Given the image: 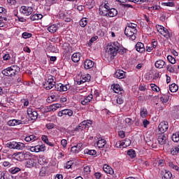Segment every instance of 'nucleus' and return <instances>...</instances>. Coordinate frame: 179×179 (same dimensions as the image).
Segmentation results:
<instances>
[{
  "label": "nucleus",
  "instance_id": "61",
  "mask_svg": "<svg viewBox=\"0 0 179 179\" xmlns=\"http://www.w3.org/2000/svg\"><path fill=\"white\" fill-rule=\"evenodd\" d=\"M84 173L85 174H89V173H90V166H87L84 167Z\"/></svg>",
  "mask_w": 179,
  "mask_h": 179
},
{
  "label": "nucleus",
  "instance_id": "4",
  "mask_svg": "<svg viewBox=\"0 0 179 179\" xmlns=\"http://www.w3.org/2000/svg\"><path fill=\"white\" fill-rule=\"evenodd\" d=\"M20 10L21 13H23L26 16H30L33 13V8L30 6H22Z\"/></svg>",
  "mask_w": 179,
  "mask_h": 179
},
{
  "label": "nucleus",
  "instance_id": "49",
  "mask_svg": "<svg viewBox=\"0 0 179 179\" xmlns=\"http://www.w3.org/2000/svg\"><path fill=\"white\" fill-rule=\"evenodd\" d=\"M167 59H168V61H169L171 64H176V58H174L173 56L169 55V56L167 57Z\"/></svg>",
  "mask_w": 179,
  "mask_h": 179
},
{
  "label": "nucleus",
  "instance_id": "31",
  "mask_svg": "<svg viewBox=\"0 0 179 179\" xmlns=\"http://www.w3.org/2000/svg\"><path fill=\"white\" fill-rule=\"evenodd\" d=\"M24 148H25L24 143H20V142L16 143L15 149L17 150H23Z\"/></svg>",
  "mask_w": 179,
  "mask_h": 179
},
{
  "label": "nucleus",
  "instance_id": "15",
  "mask_svg": "<svg viewBox=\"0 0 179 179\" xmlns=\"http://www.w3.org/2000/svg\"><path fill=\"white\" fill-rule=\"evenodd\" d=\"M117 15H118V10L115 8H110L105 15L109 16V17H114Z\"/></svg>",
  "mask_w": 179,
  "mask_h": 179
},
{
  "label": "nucleus",
  "instance_id": "55",
  "mask_svg": "<svg viewBox=\"0 0 179 179\" xmlns=\"http://www.w3.org/2000/svg\"><path fill=\"white\" fill-rule=\"evenodd\" d=\"M90 78H91L90 75L88 74V75H87V76L83 77L82 80L85 83L86 82H90Z\"/></svg>",
  "mask_w": 179,
  "mask_h": 179
},
{
  "label": "nucleus",
  "instance_id": "24",
  "mask_svg": "<svg viewBox=\"0 0 179 179\" xmlns=\"http://www.w3.org/2000/svg\"><path fill=\"white\" fill-rule=\"evenodd\" d=\"M106 143H107V141H106L105 139H100L96 143V146L100 149L101 148H104L106 146Z\"/></svg>",
  "mask_w": 179,
  "mask_h": 179
},
{
  "label": "nucleus",
  "instance_id": "2",
  "mask_svg": "<svg viewBox=\"0 0 179 179\" xmlns=\"http://www.w3.org/2000/svg\"><path fill=\"white\" fill-rule=\"evenodd\" d=\"M136 33H138V29H132L131 28L125 27L124 29V34L127 36V37H129L130 40H136Z\"/></svg>",
  "mask_w": 179,
  "mask_h": 179
},
{
  "label": "nucleus",
  "instance_id": "7",
  "mask_svg": "<svg viewBox=\"0 0 179 179\" xmlns=\"http://www.w3.org/2000/svg\"><path fill=\"white\" fill-rule=\"evenodd\" d=\"M27 115L29 117H30L31 120H37L38 117V114L37 113V111L34 110L33 108H29L27 110Z\"/></svg>",
  "mask_w": 179,
  "mask_h": 179
},
{
  "label": "nucleus",
  "instance_id": "39",
  "mask_svg": "<svg viewBox=\"0 0 179 179\" xmlns=\"http://www.w3.org/2000/svg\"><path fill=\"white\" fill-rule=\"evenodd\" d=\"M122 142V146L123 148H128V146L131 145V141L129 140V138H125V140Z\"/></svg>",
  "mask_w": 179,
  "mask_h": 179
},
{
  "label": "nucleus",
  "instance_id": "12",
  "mask_svg": "<svg viewBox=\"0 0 179 179\" xmlns=\"http://www.w3.org/2000/svg\"><path fill=\"white\" fill-rule=\"evenodd\" d=\"M94 66V62L90 60V59H87L84 62V68L85 69H92Z\"/></svg>",
  "mask_w": 179,
  "mask_h": 179
},
{
  "label": "nucleus",
  "instance_id": "21",
  "mask_svg": "<svg viewBox=\"0 0 179 179\" xmlns=\"http://www.w3.org/2000/svg\"><path fill=\"white\" fill-rule=\"evenodd\" d=\"M165 64H166V62L162 59L157 60L155 64V68L162 69V68H163V66H164V65H165Z\"/></svg>",
  "mask_w": 179,
  "mask_h": 179
},
{
  "label": "nucleus",
  "instance_id": "1",
  "mask_svg": "<svg viewBox=\"0 0 179 179\" xmlns=\"http://www.w3.org/2000/svg\"><path fill=\"white\" fill-rule=\"evenodd\" d=\"M120 50V43L118 42H113L108 43L106 51L110 57H115Z\"/></svg>",
  "mask_w": 179,
  "mask_h": 179
},
{
  "label": "nucleus",
  "instance_id": "5",
  "mask_svg": "<svg viewBox=\"0 0 179 179\" xmlns=\"http://www.w3.org/2000/svg\"><path fill=\"white\" fill-rule=\"evenodd\" d=\"M169 129V122H162L158 126V130L161 134H164Z\"/></svg>",
  "mask_w": 179,
  "mask_h": 179
},
{
  "label": "nucleus",
  "instance_id": "60",
  "mask_svg": "<svg viewBox=\"0 0 179 179\" xmlns=\"http://www.w3.org/2000/svg\"><path fill=\"white\" fill-rule=\"evenodd\" d=\"M72 164H73L72 161H68L66 164V169H71V167H72Z\"/></svg>",
  "mask_w": 179,
  "mask_h": 179
},
{
  "label": "nucleus",
  "instance_id": "56",
  "mask_svg": "<svg viewBox=\"0 0 179 179\" xmlns=\"http://www.w3.org/2000/svg\"><path fill=\"white\" fill-rule=\"evenodd\" d=\"M117 104H122L124 103V99L121 96H119L116 100Z\"/></svg>",
  "mask_w": 179,
  "mask_h": 179
},
{
  "label": "nucleus",
  "instance_id": "3",
  "mask_svg": "<svg viewBox=\"0 0 179 179\" xmlns=\"http://www.w3.org/2000/svg\"><path fill=\"white\" fill-rule=\"evenodd\" d=\"M89 125H92V121L91 120H84L83 121L78 127H76L74 129L75 131H83V129H85V128H87Z\"/></svg>",
  "mask_w": 179,
  "mask_h": 179
},
{
  "label": "nucleus",
  "instance_id": "19",
  "mask_svg": "<svg viewBox=\"0 0 179 179\" xmlns=\"http://www.w3.org/2000/svg\"><path fill=\"white\" fill-rule=\"evenodd\" d=\"M161 34L165 37V38H170L172 37V34H170L169 30L166 28H164L162 31H161Z\"/></svg>",
  "mask_w": 179,
  "mask_h": 179
},
{
  "label": "nucleus",
  "instance_id": "35",
  "mask_svg": "<svg viewBox=\"0 0 179 179\" xmlns=\"http://www.w3.org/2000/svg\"><path fill=\"white\" fill-rule=\"evenodd\" d=\"M140 114L142 118H145V117L148 115V110L145 108H142L141 109Z\"/></svg>",
  "mask_w": 179,
  "mask_h": 179
},
{
  "label": "nucleus",
  "instance_id": "57",
  "mask_svg": "<svg viewBox=\"0 0 179 179\" xmlns=\"http://www.w3.org/2000/svg\"><path fill=\"white\" fill-rule=\"evenodd\" d=\"M48 111H57V108L55 107V104L50 105L48 108Z\"/></svg>",
  "mask_w": 179,
  "mask_h": 179
},
{
  "label": "nucleus",
  "instance_id": "37",
  "mask_svg": "<svg viewBox=\"0 0 179 179\" xmlns=\"http://www.w3.org/2000/svg\"><path fill=\"white\" fill-rule=\"evenodd\" d=\"M171 138L173 142H179V131L173 134Z\"/></svg>",
  "mask_w": 179,
  "mask_h": 179
},
{
  "label": "nucleus",
  "instance_id": "54",
  "mask_svg": "<svg viewBox=\"0 0 179 179\" xmlns=\"http://www.w3.org/2000/svg\"><path fill=\"white\" fill-rule=\"evenodd\" d=\"M62 84L61 83L57 85L55 84V90H57V92H62Z\"/></svg>",
  "mask_w": 179,
  "mask_h": 179
},
{
  "label": "nucleus",
  "instance_id": "63",
  "mask_svg": "<svg viewBox=\"0 0 179 179\" xmlns=\"http://www.w3.org/2000/svg\"><path fill=\"white\" fill-rule=\"evenodd\" d=\"M162 5H164V6L173 7L174 6V2L162 3Z\"/></svg>",
  "mask_w": 179,
  "mask_h": 179
},
{
  "label": "nucleus",
  "instance_id": "17",
  "mask_svg": "<svg viewBox=\"0 0 179 179\" xmlns=\"http://www.w3.org/2000/svg\"><path fill=\"white\" fill-rule=\"evenodd\" d=\"M135 48L138 52H143L145 51V45L141 42L137 43Z\"/></svg>",
  "mask_w": 179,
  "mask_h": 179
},
{
  "label": "nucleus",
  "instance_id": "52",
  "mask_svg": "<svg viewBox=\"0 0 179 179\" xmlns=\"http://www.w3.org/2000/svg\"><path fill=\"white\" fill-rule=\"evenodd\" d=\"M45 127L48 129H54V128H55V124H54V123H48L46 124Z\"/></svg>",
  "mask_w": 179,
  "mask_h": 179
},
{
  "label": "nucleus",
  "instance_id": "16",
  "mask_svg": "<svg viewBox=\"0 0 179 179\" xmlns=\"http://www.w3.org/2000/svg\"><path fill=\"white\" fill-rule=\"evenodd\" d=\"M115 78L117 79H124L125 78V73L122 70H117L115 73Z\"/></svg>",
  "mask_w": 179,
  "mask_h": 179
},
{
  "label": "nucleus",
  "instance_id": "34",
  "mask_svg": "<svg viewBox=\"0 0 179 179\" xmlns=\"http://www.w3.org/2000/svg\"><path fill=\"white\" fill-rule=\"evenodd\" d=\"M37 139V136H36L35 135L32 134L30 135L29 136H27L24 139V141H26V142H30L31 141H36Z\"/></svg>",
  "mask_w": 179,
  "mask_h": 179
},
{
  "label": "nucleus",
  "instance_id": "38",
  "mask_svg": "<svg viewBox=\"0 0 179 179\" xmlns=\"http://www.w3.org/2000/svg\"><path fill=\"white\" fill-rule=\"evenodd\" d=\"M11 68V69H13L14 73H19V72H20V67H19L17 65H13L11 66H10Z\"/></svg>",
  "mask_w": 179,
  "mask_h": 179
},
{
  "label": "nucleus",
  "instance_id": "53",
  "mask_svg": "<svg viewBox=\"0 0 179 179\" xmlns=\"http://www.w3.org/2000/svg\"><path fill=\"white\" fill-rule=\"evenodd\" d=\"M161 101L163 103H167V101H169V96H167L166 95L161 96Z\"/></svg>",
  "mask_w": 179,
  "mask_h": 179
},
{
  "label": "nucleus",
  "instance_id": "46",
  "mask_svg": "<svg viewBox=\"0 0 179 179\" xmlns=\"http://www.w3.org/2000/svg\"><path fill=\"white\" fill-rule=\"evenodd\" d=\"M136 24H134L132 22L131 23H127V26L126 27L132 29L133 30H136Z\"/></svg>",
  "mask_w": 179,
  "mask_h": 179
},
{
  "label": "nucleus",
  "instance_id": "33",
  "mask_svg": "<svg viewBox=\"0 0 179 179\" xmlns=\"http://www.w3.org/2000/svg\"><path fill=\"white\" fill-rule=\"evenodd\" d=\"M16 141H11V142H8L6 144L7 148H9L10 149H16Z\"/></svg>",
  "mask_w": 179,
  "mask_h": 179
},
{
  "label": "nucleus",
  "instance_id": "62",
  "mask_svg": "<svg viewBox=\"0 0 179 179\" xmlns=\"http://www.w3.org/2000/svg\"><path fill=\"white\" fill-rule=\"evenodd\" d=\"M61 145L63 146V148H66V145H68V141L66 139H62L61 141Z\"/></svg>",
  "mask_w": 179,
  "mask_h": 179
},
{
  "label": "nucleus",
  "instance_id": "10",
  "mask_svg": "<svg viewBox=\"0 0 179 179\" xmlns=\"http://www.w3.org/2000/svg\"><path fill=\"white\" fill-rule=\"evenodd\" d=\"M92 100H93V94H90L85 96L84 99H81V104H83V106H87Z\"/></svg>",
  "mask_w": 179,
  "mask_h": 179
},
{
  "label": "nucleus",
  "instance_id": "20",
  "mask_svg": "<svg viewBox=\"0 0 179 179\" xmlns=\"http://www.w3.org/2000/svg\"><path fill=\"white\" fill-rule=\"evenodd\" d=\"M0 179H16V178L9 173H1Z\"/></svg>",
  "mask_w": 179,
  "mask_h": 179
},
{
  "label": "nucleus",
  "instance_id": "47",
  "mask_svg": "<svg viewBox=\"0 0 179 179\" xmlns=\"http://www.w3.org/2000/svg\"><path fill=\"white\" fill-rule=\"evenodd\" d=\"M7 124L9 127H16V120L14 119V120L8 121Z\"/></svg>",
  "mask_w": 179,
  "mask_h": 179
},
{
  "label": "nucleus",
  "instance_id": "58",
  "mask_svg": "<svg viewBox=\"0 0 179 179\" xmlns=\"http://www.w3.org/2000/svg\"><path fill=\"white\" fill-rule=\"evenodd\" d=\"M124 121L126 124H128V125H132V124H134V122H132V119L129 117H127Z\"/></svg>",
  "mask_w": 179,
  "mask_h": 179
},
{
  "label": "nucleus",
  "instance_id": "43",
  "mask_svg": "<svg viewBox=\"0 0 179 179\" xmlns=\"http://www.w3.org/2000/svg\"><path fill=\"white\" fill-rule=\"evenodd\" d=\"M57 100V98L55 97V95H52L50 96H48L46 99L47 103H52L53 101H55Z\"/></svg>",
  "mask_w": 179,
  "mask_h": 179
},
{
  "label": "nucleus",
  "instance_id": "23",
  "mask_svg": "<svg viewBox=\"0 0 179 179\" xmlns=\"http://www.w3.org/2000/svg\"><path fill=\"white\" fill-rule=\"evenodd\" d=\"M84 153L85 155H89L90 156H96V155H97V152L95 150L89 149H85Z\"/></svg>",
  "mask_w": 179,
  "mask_h": 179
},
{
  "label": "nucleus",
  "instance_id": "50",
  "mask_svg": "<svg viewBox=\"0 0 179 179\" xmlns=\"http://www.w3.org/2000/svg\"><path fill=\"white\" fill-rule=\"evenodd\" d=\"M98 38H99V36H97L92 37L89 41L88 45H92V44H93V43H94V41H96V40H97Z\"/></svg>",
  "mask_w": 179,
  "mask_h": 179
},
{
  "label": "nucleus",
  "instance_id": "25",
  "mask_svg": "<svg viewBox=\"0 0 179 179\" xmlns=\"http://www.w3.org/2000/svg\"><path fill=\"white\" fill-rule=\"evenodd\" d=\"M15 155L20 162H23V160H24V152H17Z\"/></svg>",
  "mask_w": 179,
  "mask_h": 179
},
{
  "label": "nucleus",
  "instance_id": "26",
  "mask_svg": "<svg viewBox=\"0 0 179 179\" xmlns=\"http://www.w3.org/2000/svg\"><path fill=\"white\" fill-rule=\"evenodd\" d=\"M173 115L176 118H179V106H176L173 107Z\"/></svg>",
  "mask_w": 179,
  "mask_h": 179
},
{
  "label": "nucleus",
  "instance_id": "42",
  "mask_svg": "<svg viewBox=\"0 0 179 179\" xmlns=\"http://www.w3.org/2000/svg\"><path fill=\"white\" fill-rule=\"evenodd\" d=\"M166 69L171 73H174V72H176V69H174V67L171 64L168 65L166 66Z\"/></svg>",
  "mask_w": 179,
  "mask_h": 179
},
{
  "label": "nucleus",
  "instance_id": "18",
  "mask_svg": "<svg viewBox=\"0 0 179 179\" xmlns=\"http://www.w3.org/2000/svg\"><path fill=\"white\" fill-rule=\"evenodd\" d=\"M29 19L32 22H35V20H40L41 19H43V15L41 14H33L30 16Z\"/></svg>",
  "mask_w": 179,
  "mask_h": 179
},
{
  "label": "nucleus",
  "instance_id": "11",
  "mask_svg": "<svg viewBox=\"0 0 179 179\" xmlns=\"http://www.w3.org/2000/svg\"><path fill=\"white\" fill-rule=\"evenodd\" d=\"M25 164L26 167L28 169H33V167H35L36 166V159L32 157L31 159L26 161Z\"/></svg>",
  "mask_w": 179,
  "mask_h": 179
},
{
  "label": "nucleus",
  "instance_id": "32",
  "mask_svg": "<svg viewBox=\"0 0 179 179\" xmlns=\"http://www.w3.org/2000/svg\"><path fill=\"white\" fill-rule=\"evenodd\" d=\"M48 30L50 33H55L58 30V27H57V25L52 24L48 27Z\"/></svg>",
  "mask_w": 179,
  "mask_h": 179
},
{
  "label": "nucleus",
  "instance_id": "27",
  "mask_svg": "<svg viewBox=\"0 0 179 179\" xmlns=\"http://www.w3.org/2000/svg\"><path fill=\"white\" fill-rule=\"evenodd\" d=\"M169 90L171 92V93H176V92L178 90V85H177L176 83L171 84L169 85Z\"/></svg>",
  "mask_w": 179,
  "mask_h": 179
},
{
  "label": "nucleus",
  "instance_id": "64",
  "mask_svg": "<svg viewBox=\"0 0 179 179\" xmlns=\"http://www.w3.org/2000/svg\"><path fill=\"white\" fill-rule=\"evenodd\" d=\"M20 171V168H15L14 169L11 170V173L12 174H16L17 173H19Z\"/></svg>",
  "mask_w": 179,
  "mask_h": 179
},
{
  "label": "nucleus",
  "instance_id": "6",
  "mask_svg": "<svg viewBox=\"0 0 179 179\" xmlns=\"http://www.w3.org/2000/svg\"><path fill=\"white\" fill-rule=\"evenodd\" d=\"M1 73L4 76H10V78H13L16 75V73L13 71L11 67H8L3 69Z\"/></svg>",
  "mask_w": 179,
  "mask_h": 179
},
{
  "label": "nucleus",
  "instance_id": "8",
  "mask_svg": "<svg viewBox=\"0 0 179 179\" xmlns=\"http://www.w3.org/2000/svg\"><path fill=\"white\" fill-rule=\"evenodd\" d=\"M58 117H63L64 115H68L72 117L73 115V111L71 109H64L57 113Z\"/></svg>",
  "mask_w": 179,
  "mask_h": 179
},
{
  "label": "nucleus",
  "instance_id": "28",
  "mask_svg": "<svg viewBox=\"0 0 179 179\" xmlns=\"http://www.w3.org/2000/svg\"><path fill=\"white\" fill-rule=\"evenodd\" d=\"M127 155L131 159H135V157H136V152L132 149L127 151Z\"/></svg>",
  "mask_w": 179,
  "mask_h": 179
},
{
  "label": "nucleus",
  "instance_id": "51",
  "mask_svg": "<svg viewBox=\"0 0 179 179\" xmlns=\"http://www.w3.org/2000/svg\"><path fill=\"white\" fill-rule=\"evenodd\" d=\"M55 86V84H48L45 86H43V87L46 90H51V89H52V87H54Z\"/></svg>",
  "mask_w": 179,
  "mask_h": 179
},
{
  "label": "nucleus",
  "instance_id": "30",
  "mask_svg": "<svg viewBox=\"0 0 179 179\" xmlns=\"http://www.w3.org/2000/svg\"><path fill=\"white\" fill-rule=\"evenodd\" d=\"M112 89L115 93H120L121 92V87L118 84L113 85Z\"/></svg>",
  "mask_w": 179,
  "mask_h": 179
},
{
  "label": "nucleus",
  "instance_id": "14",
  "mask_svg": "<svg viewBox=\"0 0 179 179\" xmlns=\"http://www.w3.org/2000/svg\"><path fill=\"white\" fill-rule=\"evenodd\" d=\"M161 174L162 176V179H171V177H173L171 172L167 170L162 171Z\"/></svg>",
  "mask_w": 179,
  "mask_h": 179
},
{
  "label": "nucleus",
  "instance_id": "22",
  "mask_svg": "<svg viewBox=\"0 0 179 179\" xmlns=\"http://www.w3.org/2000/svg\"><path fill=\"white\" fill-rule=\"evenodd\" d=\"M71 59L73 62H79L80 61V54L79 53H74L71 56Z\"/></svg>",
  "mask_w": 179,
  "mask_h": 179
},
{
  "label": "nucleus",
  "instance_id": "41",
  "mask_svg": "<svg viewBox=\"0 0 179 179\" xmlns=\"http://www.w3.org/2000/svg\"><path fill=\"white\" fill-rule=\"evenodd\" d=\"M87 24V20H86V18H82L80 21V26H81V27H85Z\"/></svg>",
  "mask_w": 179,
  "mask_h": 179
},
{
  "label": "nucleus",
  "instance_id": "29",
  "mask_svg": "<svg viewBox=\"0 0 179 179\" xmlns=\"http://www.w3.org/2000/svg\"><path fill=\"white\" fill-rule=\"evenodd\" d=\"M47 170H48V166L42 167L40 170L39 176H41V177L45 176V174L47 173Z\"/></svg>",
  "mask_w": 179,
  "mask_h": 179
},
{
  "label": "nucleus",
  "instance_id": "48",
  "mask_svg": "<svg viewBox=\"0 0 179 179\" xmlns=\"http://www.w3.org/2000/svg\"><path fill=\"white\" fill-rule=\"evenodd\" d=\"M22 38H30V37H31V36H33V34H31V33L29 32H24L22 33Z\"/></svg>",
  "mask_w": 179,
  "mask_h": 179
},
{
  "label": "nucleus",
  "instance_id": "13",
  "mask_svg": "<svg viewBox=\"0 0 179 179\" xmlns=\"http://www.w3.org/2000/svg\"><path fill=\"white\" fill-rule=\"evenodd\" d=\"M103 170L106 173V174L113 175L114 173V169L111 168L108 164H105L103 166Z\"/></svg>",
  "mask_w": 179,
  "mask_h": 179
},
{
  "label": "nucleus",
  "instance_id": "59",
  "mask_svg": "<svg viewBox=\"0 0 179 179\" xmlns=\"http://www.w3.org/2000/svg\"><path fill=\"white\" fill-rule=\"evenodd\" d=\"M117 52H119V54H121V55H124V54L127 52V49L125 48H122V49H120L119 48V50Z\"/></svg>",
  "mask_w": 179,
  "mask_h": 179
},
{
  "label": "nucleus",
  "instance_id": "45",
  "mask_svg": "<svg viewBox=\"0 0 179 179\" xmlns=\"http://www.w3.org/2000/svg\"><path fill=\"white\" fill-rule=\"evenodd\" d=\"M178 153V150L177 149V146H174L171 149V155H173V156H175V155H177Z\"/></svg>",
  "mask_w": 179,
  "mask_h": 179
},
{
  "label": "nucleus",
  "instance_id": "36",
  "mask_svg": "<svg viewBox=\"0 0 179 179\" xmlns=\"http://www.w3.org/2000/svg\"><path fill=\"white\" fill-rule=\"evenodd\" d=\"M48 84H54V76H49L47 82H45V83L43 84V86H47V85Z\"/></svg>",
  "mask_w": 179,
  "mask_h": 179
},
{
  "label": "nucleus",
  "instance_id": "44",
  "mask_svg": "<svg viewBox=\"0 0 179 179\" xmlns=\"http://www.w3.org/2000/svg\"><path fill=\"white\" fill-rule=\"evenodd\" d=\"M69 89H71V85H69V84H62V92H66V90H69Z\"/></svg>",
  "mask_w": 179,
  "mask_h": 179
},
{
  "label": "nucleus",
  "instance_id": "40",
  "mask_svg": "<svg viewBox=\"0 0 179 179\" xmlns=\"http://www.w3.org/2000/svg\"><path fill=\"white\" fill-rule=\"evenodd\" d=\"M33 156H31V154H30V152H24V160H29V159L32 158Z\"/></svg>",
  "mask_w": 179,
  "mask_h": 179
},
{
  "label": "nucleus",
  "instance_id": "9",
  "mask_svg": "<svg viewBox=\"0 0 179 179\" xmlns=\"http://www.w3.org/2000/svg\"><path fill=\"white\" fill-rule=\"evenodd\" d=\"M157 139L159 145H166L169 136L167 134H161L158 136Z\"/></svg>",
  "mask_w": 179,
  "mask_h": 179
}]
</instances>
